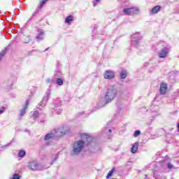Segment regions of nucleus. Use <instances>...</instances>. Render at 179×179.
Masks as SVG:
<instances>
[{
    "instance_id": "nucleus-36",
    "label": "nucleus",
    "mask_w": 179,
    "mask_h": 179,
    "mask_svg": "<svg viewBox=\"0 0 179 179\" xmlns=\"http://www.w3.org/2000/svg\"><path fill=\"white\" fill-rule=\"evenodd\" d=\"M12 179H20V176L17 173H14Z\"/></svg>"
},
{
    "instance_id": "nucleus-39",
    "label": "nucleus",
    "mask_w": 179,
    "mask_h": 179,
    "mask_svg": "<svg viewBox=\"0 0 179 179\" xmlns=\"http://www.w3.org/2000/svg\"><path fill=\"white\" fill-rule=\"evenodd\" d=\"M58 160V155H55V157L54 158V159L51 162L50 164L52 165L54 164V162Z\"/></svg>"
},
{
    "instance_id": "nucleus-41",
    "label": "nucleus",
    "mask_w": 179,
    "mask_h": 179,
    "mask_svg": "<svg viewBox=\"0 0 179 179\" xmlns=\"http://www.w3.org/2000/svg\"><path fill=\"white\" fill-rule=\"evenodd\" d=\"M116 106L118 107L119 110H121V107H120V101L116 102Z\"/></svg>"
},
{
    "instance_id": "nucleus-16",
    "label": "nucleus",
    "mask_w": 179,
    "mask_h": 179,
    "mask_svg": "<svg viewBox=\"0 0 179 179\" xmlns=\"http://www.w3.org/2000/svg\"><path fill=\"white\" fill-rule=\"evenodd\" d=\"M12 85H13V82L12 80H8L3 83V87L9 90V89H12Z\"/></svg>"
},
{
    "instance_id": "nucleus-47",
    "label": "nucleus",
    "mask_w": 179,
    "mask_h": 179,
    "mask_svg": "<svg viewBox=\"0 0 179 179\" xmlns=\"http://www.w3.org/2000/svg\"><path fill=\"white\" fill-rule=\"evenodd\" d=\"M27 132H30V131H29V130L27 131Z\"/></svg>"
},
{
    "instance_id": "nucleus-37",
    "label": "nucleus",
    "mask_w": 179,
    "mask_h": 179,
    "mask_svg": "<svg viewBox=\"0 0 179 179\" xmlns=\"http://www.w3.org/2000/svg\"><path fill=\"white\" fill-rule=\"evenodd\" d=\"M47 1H48V0H41L40 8H41V6H43V5H45V3H47Z\"/></svg>"
},
{
    "instance_id": "nucleus-18",
    "label": "nucleus",
    "mask_w": 179,
    "mask_h": 179,
    "mask_svg": "<svg viewBox=\"0 0 179 179\" xmlns=\"http://www.w3.org/2000/svg\"><path fill=\"white\" fill-rule=\"evenodd\" d=\"M138 148H139V142L136 141L135 143L133 144L131 148V153H136L138 152Z\"/></svg>"
},
{
    "instance_id": "nucleus-30",
    "label": "nucleus",
    "mask_w": 179,
    "mask_h": 179,
    "mask_svg": "<svg viewBox=\"0 0 179 179\" xmlns=\"http://www.w3.org/2000/svg\"><path fill=\"white\" fill-rule=\"evenodd\" d=\"M24 156H26V151L21 150L19 152H18V157H24Z\"/></svg>"
},
{
    "instance_id": "nucleus-23",
    "label": "nucleus",
    "mask_w": 179,
    "mask_h": 179,
    "mask_svg": "<svg viewBox=\"0 0 179 179\" xmlns=\"http://www.w3.org/2000/svg\"><path fill=\"white\" fill-rule=\"evenodd\" d=\"M43 38H44V32L43 31V30H40L38 35L36 36V40L38 42L41 41Z\"/></svg>"
},
{
    "instance_id": "nucleus-1",
    "label": "nucleus",
    "mask_w": 179,
    "mask_h": 179,
    "mask_svg": "<svg viewBox=\"0 0 179 179\" xmlns=\"http://www.w3.org/2000/svg\"><path fill=\"white\" fill-rule=\"evenodd\" d=\"M81 140H78L73 143L71 151V156H78V155L82 153L85 146H88L93 141V138L86 133L81 134Z\"/></svg>"
},
{
    "instance_id": "nucleus-11",
    "label": "nucleus",
    "mask_w": 179,
    "mask_h": 179,
    "mask_svg": "<svg viewBox=\"0 0 179 179\" xmlns=\"http://www.w3.org/2000/svg\"><path fill=\"white\" fill-rule=\"evenodd\" d=\"M108 103H110V101L106 99V96L104 98H101L99 100V102L95 107V108H101L102 107H104V106H106V104H108Z\"/></svg>"
},
{
    "instance_id": "nucleus-8",
    "label": "nucleus",
    "mask_w": 179,
    "mask_h": 179,
    "mask_svg": "<svg viewBox=\"0 0 179 179\" xmlns=\"http://www.w3.org/2000/svg\"><path fill=\"white\" fill-rule=\"evenodd\" d=\"M170 52V48L167 46H164L159 52L158 55L159 58H166Z\"/></svg>"
},
{
    "instance_id": "nucleus-32",
    "label": "nucleus",
    "mask_w": 179,
    "mask_h": 179,
    "mask_svg": "<svg viewBox=\"0 0 179 179\" xmlns=\"http://www.w3.org/2000/svg\"><path fill=\"white\" fill-rule=\"evenodd\" d=\"M11 143H12V142L10 143H8V144H6V145H1L0 150H5V149H8V148H9V146H10V144H11Z\"/></svg>"
},
{
    "instance_id": "nucleus-35",
    "label": "nucleus",
    "mask_w": 179,
    "mask_h": 179,
    "mask_svg": "<svg viewBox=\"0 0 179 179\" xmlns=\"http://www.w3.org/2000/svg\"><path fill=\"white\" fill-rule=\"evenodd\" d=\"M5 110H6L5 106L0 107V115L1 114H3V113H5Z\"/></svg>"
},
{
    "instance_id": "nucleus-20",
    "label": "nucleus",
    "mask_w": 179,
    "mask_h": 179,
    "mask_svg": "<svg viewBox=\"0 0 179 179\" xmlns=\"http://www.w3.org/2000/svg\"><path fill=\"white\" fill-rule=\"evenodd\" d=\"M55 83L57 86H62L64 85V79L62 78H55Z\"/></svg>"
},
{
    "instance_id": "nucleus-13",
    "label": "nucleus",
    "mask_w": 179,
    "mask_h": 179,
    "mask_svg": "<svg viewBox=\"0 0 179 179\" xmlns=\"http://www.w3.org/2000/svg\"><path fill=\"white\" fill-rule=\"evenodd\" d=\"M103 76L105 79H114L115 74L114 71L111 70H107L105 71Z\"/></svg>"
},
{
    "instance_id": "nucleus-43",
    "label": "nucleus",
    "mask_w": 179,
    "mask_h": 179,
    "mask_svg": "<svg viewBox=\"0 0 179 179\" xmlns=\"http://www.w3.org/2000/svg\"><path fill=\"white\" fill-rule=\"evenodd\" d=\"M144 179H149V178H148V175H145V178Z\"/></svg>"
},
{
    "instance_id": "nucleus-40",
    "label": "nucleus",
    "mask_w": 179,
    "mask_h": 179,
    "mask_svg": "<svg viewBox=\"0 0 179 179\" xmlns=\"http://www.w3.org/2000/svg\"><path fill=\"white\" fill-rule=\"evenodd\" d=\"M100 1L101 0H94V1H93V6L96 7L97 4H96V2H100Z\"/></svg>"
},
{
    "instance_id": "nucleus-44",
    "label": "nucleus",
    "mask_w": 179,
    "mask_h": 179,
    "mask_svg": "<svg viewBox=\"0 0 179 179\" xmlns=\"http://www.w3.org/2000/svg\"><path fill=\"white\" fill-rule=\"evenodd\" d=\"M178 131L179 132V123L178 124Z\"/></svg>"
},
{
    "instance_id": "nucleus-3",
    "label": "nucleus",
    "mask_w": 179,
    "mask_h": 179,
    "mask_svg": "<svg viewBox=\"0 0 179 179\" xmlns=\"http://www.w3.org/2000/svg\"><path fill=\"white\" fill-rule=\"evenodd\" d=\"M117 96V89L114 87H110L106 94H105V100H108V101H113L114 99Z\"/></svg>"
},
{
    "instance_id": "nucleus-45",
    "label": "nucleus",
    "mask_w": 179,
    "mask_h": 179,
    "mask_svg": "<svg viewBox=\"0 0 179 179\" xmlns=\"http://www.w3.org/2000/svg\"><path fill=\"white\" fill-rule=\"evenodd\" d=\"M127 6H129V2L127 1Z\"/></svg>"
},
{
    "instance_id": "nucleus-7",
    "label": "nucleus",
    "mask_w": 179,
    "mask_h": 179,
    "mask_svg": "<svg viewBox=\"0 0 179 179\" xmlns=\"http://www.w3.org/2000/svg\"><path fill=\"white\" fill-rule=\"evenodd\" d=\"M29 167L33 171H36V170H45L47 168H41L40 167V164H38V162L36 161H32L29 163Z\"/></svg>"
},
{
    "instance_id": "nucleus-10",
    "label": "nucleus",
    "mask_w": 179,
    "mask_h": 179,
    "mask_svg": "<svg viewBox=\"0 0 179 179\" xmlns=\"http://www.w3.org/2000/svg\"><path fill=\"white\" fill-rule=\"evenodd\" d=\"M55 107L53 108L52 113H55L57 115H59L62 113V108H59L61 106V101L57 100V103H55Z\"/></svg>"
},
{
    "instance_id": "nucleus-42",
    "label": "nucleus",
    "mask_w": 179,
    "mask_h": 179,
    "mask_svg": "<svg viewBox=\"0 0 179 179\" xmlns=\"http://www.w3.org/2000/svg\"><path fill=\"white\" fill-rule=\"evenodd\" d=\"M48 50H50V48H46V49L43 51V52H45L46 51H48Z\"/></svg>"
},
{
    "instance_id": "nucleus-34",
    "label": "nucleus",
    "mask_w": 179,
    "mask_h": 179,
    "mask_svg": "<svg viewBox=\"0 0 179 179\" xmlns=\"http://www.w3.org/2000/svg\"><path fill=\"white\" fill-rule=\"evenodd\" d=\"M141 135V131L140 130H136L134 134V138H138Z\"/></svg>"
},
{
    "instance_id": "nucleus-21",
    "label": "nucleus",
    "mask_w": 179,
    "mask_h": 179,
    "mask_svg": "<svg viewBox=\"0 0 179 179\" xmlns=\"http://www.w3.org/2000/svg\"><path fill=\"white\" fill-rule=\"evenodd\" d=\"M150 110L152 111V115L154 114H156V115H160V113H159V110H158L157 106H156V108H155V106L152 105L150 106Z\"/></svg>"
},
{
    "instance_id": "nucleus-17",
    "label": "nucleus",
    "mask_w": 179,
    "mask_h": 179,
    "mask_svg": "<svg viewBox=\"0 0 179 179\" xmlns=\"http://www.w3.org/2000/svg\"><path fill=\"white\" fill-rule=\"evenodd\" d=\"M153 177L155 179H166V176L162 175L159 171H155L153 173Z\"/></svg>"
},
{
    "instance_id": "nucleus-29",
    "label": "nucleus",
    "mask_w": 179,
    "mask_h": 179,
    "mask_svg": "<svg viewBox=\"0 0 179 179\" xmlns=\"http://www.w3.org/2000/svg\"><path fill=\"white\" fill-rule=\"evenodd\" d=\"M108 132L109 134H111V132H113V130L107 127H105L104 129H102V135H104V134H108Z\"/></svg>"
},
{
    "instance_id": "nucleus-38",
    "label": "nucleus",
    "mask_w": 179,
    "mask_h": 179,
    "mask_svg": "<svg viewBox=\"0 0 179 179\" xmlns=\"http://www.w3.org/2000/svg\"><path fill=\"white\" fill-rule=\"evenodd\" d=\"M46 82L47 83H50V85H52L54 80H51V78H47Z\"/></svg>"
},
{
    "instance_id": "nucleus-26",
    "label": "nucleus",
    "mask_w": 179,
    "mask_h": 179,
    "mask_svg": "<svg viewBox=\"0 0 179 179\" xmlns=\"http://www.w3.org/2000/svg\"><path fill=\"white\" fill-rule=\"evenodd\" d=\"M32 117L34 120H36V118H40V117H41V114H40L38 111L36 110L33 113Z\"/></svg>"
},
{
    "instance_id": "nucleus-14",
    "label": "nucleus",
    "mask_w": 179,
    "mask_h": 179,
    "mask_svg": "<svg viewBox=\"0 0 179 179\" xmlns=\"http://www.w3.org/2000/svg\"><path fill=\"white\" fill-rule=\"evenodd\" d=\"M160 10H162V6H155L150 11V15H156L157 13H159V12H160Z\"/></svg>"
},
{
    "instance_id": "nucleus-48",
    "label": "nucleus",
    "mask_w": 179,
    "mask_h": 179,
    "mask_svg": "<svg viewBox=\"0 0 179 179\" xmlns=\"http://www.w3.org/2000/svg\"><path fill=\"white\" fill-rule=\"evenodd\" d=\"M113 179H117V178H113Z\"/></svg>"
},
{
    "instance_id": "nucleus-19",
    "label": "nucleus",
    "mask_w": 179,
    "mask_h": 179,
    "mask_svg": "<svg viewBox=\"0 0 179 179\" xmlns=\"http://www.w3.org/2000/svg\"><path fill=\"white\" fill-rule=\"evenodd\" d=\"M41 5V1H40V3H39L38 8L36 9L34 13L32 14V15L31 16V17L29 18L28 22H30V20H31V19H33V17H34V16H36V15H37V13H38V12H40V9H41V8H43V6H44V5H42V6L40 7Z\"/></svg>"
},
{
    "instance_id": "nucleus-9",
    "label": "nucleus",
    "mask_w": 179,
    "mask_h": 179,
    "mask_svg": "<svg viewBox=\"0 0 179 179\" xmlns=\"http://www.w3.org/2000/svg\"><path fill=\"white\" fill-rule=\"evenodd\" d=\"M160 164L162 168H164L166 166V167L169 170H176V166H174V165H173V164L170 163L169 162V160H167V159H163L161 162Z\"/></svg>"
},
{
    "instance_id": "nucleus-25",
    "label": "nucleus",
    "mask_w": 179,
    "mask_h": 179,
    "mask_svg": "<svg viewBox=\"0 0 179 179\" xmlns=\"http://www.w3.org/2000/svg\"><path fill=\"white\" fill-rule=\"evenodd\" d=\"M65 22H66V23L69 24V23H71V22H73V16H72V15L67 16L65 19Z\"/></svg>"
},
{
    "instance_id": "nucleus-24",
    "label": "nucleus",
    "mask_w": 179,
    "mask_h": 179,
    "mask_svg": "<svg viewBox=\"0 0 179 179\" xmlns=\"http://www.w3.org/2000/svg\"><path fill=\"white\" fill-rule=\"evenodd\" d=\"M54 76L55 78H62V72L61 71V70L57 69L56 71H55Z\"/></svg>"
},
{
    "instance_id": "nucleus-22",
    "label": "nucleus",
    "mask_w": 179,
    "mask_h": 179,
    "mask_svg": "<svg viewBox=\"0 0 179 179\" xmlns=\"http://www.w3.org/2000/svg\"><path fill=\"white\" fill-rule=\"evenodd\" d=\"M90 150L92 153H97L100 150V147L97 145H94L92 147H91Z\"/></svg>"
},
{
    "instance_id": "nucleus-2",
    "label": "nucleus",
    "mask_w": 179,
    "mask_h": 179,
    "mask_svg": "<svg viewBox=\"0 0 179 179\" xmlns=\"http://www.w3.org/2000/svg\"><path fill=\"white\" fill-rule=\"evenodd\" d=\"M69 133V128L68 127H60L57 129L55 132L48 133L43 138V141H50V139H54L55 138H59L61 136H64V135H66V134Z\"/></svg>"
},
{
    "instance_id": "nucleus-15",
    "label": "nucleus",
    "mask_w": 179,
    "mask_h": 179,
    "mask_svg": "<svg viewBox=\"0 0 179 179\" xmlns=\"http://www.w3.org/2000/svg\"><path fill=\"white\" fill-rule=\"evenodd\" d=\"M166 92H167V84L162 83L160 85L159 92L161 94H166Z\"/></svg>"
},
{
    "instance_id": "nucleus-33",
    "label": "nucleus",
    "mask_w": 179,
    "mask_h": 179,
    "mask_svg": "<svg viewBox=\"0 0 179 179\" xmlns=\"http://www.w3.org/2000/svg\"><path fill=\"white\" fill-rule=\"evenodd\" d=\"M30 42V36H24V43L25 44H28Z\"/></svg>"
},
{
    "instance_id": "nucleus-12",
    "label": "nucleus",
    "mask_w": 179,
    "mask_h": 179,
    "mask_svg": "<svg viewBox=\"0 0 179 179\" xmlns=\"http://www.w3.org/2000/svg\"><path fill=\"white\" fill-rule=\"evenodd\" d=\"M29 100L27 99L25 101V104L23 106V108L20 110V117L19 120H22V117L26 114V111L27 110V107H29Z\"/></svg>"
},
{
    "instance_id": "nucleus-6",
    "label": "nucleus",
    "mask_w": 179,
    "mask_h": 179,
    "mask_svg": "<svg viewBox=\"0 0 179 179\" xmlns=\"http://www.w3.org/2000/svg\"><path fill=\"white\" fill-rule=\"evenodd\" d=\"M139 11L138 8H127L123 9V13L124 15H126L127 16H132L136 13V12Z\"/></svg>"
},
{
    "instance_id": "nucleus-5",
    "label": "nucleus",
    "mask_w": 179,
    "mask_h": 179,
    "mask_svg": "<svg viewBox=\"0 0 179 179\" xmlns=\"http://www.w3.org/2000/svg\"><path fill=\"white\" fill-rule=\"evenodd\" d=\"M141 40H142V36H141V33L136 32L131 37V45H133V47H138L141 43Z\"/></svg>"
},
{
    "instance_id": "nucleus-46",
    "label": "nucleus",
    "mask_w": 179,
    "mask_h": 179,
    "mask_svg": "<svg viewBox=\"0 0 179 179\" xmlns=\"http://www.w3.org/2000/svg\"><path fill=\"white\" fill-rule=\"evenodd\" d=\"M178 72L177 71H173V73H177Z\"/></svg>"
},
{
    "instance_id": "nucleus-27",
    "label": "nucleus",
    "mask_w": 179,
    "mask_h": 179,
    "mask_svg": "<svg viewBox=\"0 0 179 179\" xmlns=\"http://www.w3.org/2000/svg\"><path fill=\"white\" fill-rule=\"evenodd\" d=\"M127 71L125 70H122L120 77L121 79H125V78H127Z\"/></svg>"
},
{
    "instance_id": "nucleus-4",
    "label": "nucleus",
    "mask_w": 179,
    "mask_h": 179,
    "mask_svg": "<svg viewBox=\"0 0 179 179\" xmlns=\"http://www.w3.org/2000/svg\"><path fill=\"white\" fill-rule=\"evenodd\" d=\"M51 96V89H48L44 97L43 98L42 101L38 103V105L36 106L37 108L39 110H41L43 107H45L47 106V103L48 102V100H50V96Z\"/></svg>"
},
{
    "instance_id": "nucleus-31",
    "label": "nucleus",
    "mask_w": 179,
    "mask_h": 179,
    "mask_svg": "<svg viewBox=\"0 0 179 179\" xmlns=\"http://www.w3.org/2000/svg\"><path fill=\"white\" fill-rule=\"evenodd\" d=\"M114 171H115V169H111L108 173V175L106 176V178L108 179L111 177V176H113V173H114Z\"/></svg>"
},
{
    "instance_id": "nucleus-28",
    "label": "nucleus",
    "mask_w": 179,
    "mask_h": 179,
    "mask_svg": "<svg viewBox=\"0 0 179 179\" xmlns=\"http://www.w3.org/2000/svg\"><path fill=\"white\" fill-rule=\"evenodd\" d=\"M7 50L6 48L3 49L1 53H0V61H2V58H3V57H5V55H6L7 52Z\"/></svg>"
}]
</instances>
